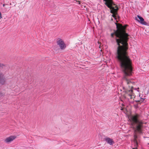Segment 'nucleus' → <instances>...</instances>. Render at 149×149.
I'll use <instances>...</instances> for the list:
<instances>
[{
    "mask_svg": "<svg viewBox=\"0 0 149 149\" xmlns=\"http://www.w3.org/2000/svg\"><path fill=\"white\" fill-rule=\"evenodd\" d=\"M117 30L111 34L112 37L115 35L118 38L116 39L118 47L116 53V58L120 63V67L123 70L130 68L132 61L128 55L127 50L128 49L127 43L129 35L126 33V29L127 25L123 26L121 24L116 23Z\"/></svg>",
    "mask_w": 149,
    "mask_h": 149,
    "instance_id": "obj_1",
    "label": "nucleus"
},
{
    "mask_svg": "<svg viewBox=\"0 0 149 149\" xmlns=\"http://www.w3.org/2000/svg\"><path fill=\"white\" fill-rule=\"evenodd\" d=\"M130 67V69H126L125 70H123L121 67V68L124 74V77L123 78V83L126 84L127 86V88L124 91V94L123 95V97L130 103H133L136 96L133 92L134 88L133 85L134 83L126 77L127 76H130L132 75V62H131Z\"/></svg>",
    "mask_w": 149,
    "mask_h": 149,
    "instance_id": "obj_2",
    "label": "nucleus"
},
{
    "mask_svg": "<svg viewBox=\"0 0 149 149\" xmlns=\"http://www.w3.org/2000/svg\"><path fill=\"white\" fill-rule=\"evenodd\" d=\"M139 117V115L137 114L129 116V119L132 126V128L134 133V141L135 143V148H133L132 149H137L138 143L136 133H141L142 131L143 123L142 120L138 119Z\"/></svg>",
    "mask_w": 149,
    "mask_h": 149,
    "instance_id": "obj_3",
    "label": "nucleus"
},
{
    "mask_svg": "<svg viewBox=\"0 0 149 149\" xmlns=\"http://www.w3.org/2000/svg\"><path fill=\"white\" fill-rule=\"evenodd\" d=\"M107 4L106 2L104 4L109 8L111 9L110 12L112 13H117V11L118 10V7L115 6V7H113V6H115L112 0H108L107 1Z\"/></svg>",
    "mask_w": 149,
    "mask_h": 149,
    "instance_id": "obj_4",
    "label": "nucleus"
},
{
    "mask_svg": "<svg viewBox=\"0 0 149 149\" xmlns=\"http://www.w3.org/2000/svg\"><path fill=\"white\" fill-rule=\"evenodd\" d=\"M56 43L57 45L59 46L61 49H64L66 47V45L64 41L60 38L58 39Z\"/></svg>",
    "mask_w": 149,
    "mask_h": 149,
    "instance_id": "obj_5",
    "label": "nucleus"
},
{
    "mask_svg": "<svg viewBox=\"0 0 149 149\" xmlns=\"http://www.w3.org/2000/svg\"><path fill=\"white\" fill-rule=\"evenodd\" d=\"M16 136H11L6 138L4 140V142L7 143H9L15 139Z\"/></svg>",
    "mask_w": 149,
    "mask_h": 149,
    "instance_id": "obj_6",
    "label": "nucleus"
},
{
    "mask_svg": "<svg viewBox=\"0 0 149 149\" xmlns=\"http://www.w3.org/2000/svg\"><path fill=\"white\" fill-rule=\"evenodd\" d=\"M136 19L142 24L144 25L146 24V22L144 21V19L139 15L137 16V17H136Z\"/></svg>",
    "mask_w": 149,
    "mask_h": 149,
    "instance_id": "obj_7",
    "label": "nucleus"
},
{
    "mask_svg": "<svg viewBox=\"0 0 149 149\" xmlns=\"http://www.w3.org/2000/svg\"><path fill=\"white\" fill-rule=\"evenodd\" d=\"M104 139L108 144L111 145H113L114 143L113 140L109 137H105Z\"/></svg>",
    "mask_w": 149,
    "mask_h": 149,
    "instance_id": "obj_8",
    "label": "nucleus"
},
{
    "mask_svg": "<svg viewBox=\"0 0 149 149\" xmlns=\"http://www.w3.org/2000/svg\"><path fill=\"white\" fill-rule=\"evenodd\" d=\"M5 82L6 79L5 77L0 79V84L3 85L5 84Z\"/></svg>",
    "mask_w": 149,
    "mask_h": 149,
    "instance_id": "obj_9",
    "label": "nucleus"
},
{
    "mask_svg": "<svg viewBox=\"0 0 149 149\" xmlns=\"http://www.w3.org/2000/svg\"><path fill=\"white\" fill-rule=\"evenodd\" d=\"M4 77H5L4 76V74H3L2 72H0V79L2 78H3Z\"/></svg>",
    "mask_w": 149,
    "mask_h": 149,
    "instance_id": "obj_10",
    "label": "nucleus"
},
{
    "mask_svg": "<svg viewBox=\"0 0 149 149\" xmlns=\"http://www.w3.org/2000/svg\"><path fill=\"white\" fill-rule=\"evenodd\" d=\"M113 15H112V16L113 17L115 18L116 17V15L117 13H112Z\"/></svg>",
    "mask_w": 149,
    "mask_h": 149,
    "instance_id": "obj_11",
    "label": "nucleus"
},
{
    "mask_svg": "<svg viewBox=\"0 0 149 149\" xmlns=\"http://www.w3.org/2000/svg\"><path fill=\"white\" fill-rule=\"evenodd\" d=\"M141 98V100H140V101H141V102H142V101H143L144 100V99H143V98Z\"/></svg>",
    "mask_w": 149,
    "mask_h": 149,
    "instance_id": "obj_12",
    "label": "nucleus"
},
{
    "mask_svg": "<svg viewBox=\"0 0 149 149\" xmlns=\"http://www.w3.org/2000/svg\"><path fill=\"white\" fill-rule=\"evenodd\" d=\"M104 1H105V2H106V3L107 4V1L108 0H103Z\"/></svg>",
    "mask_w": 149,
    "mask_h": 149,
    "instance_id": "obj_13",
    "label": "nucleus"
},
{
    "mask_svg": "<svg viewBox=\"0 0 149 149\" xmlns=\"http://www.w3.org/2000/svg\"><path fill=\"white\" fill-rule=\"evenodd\" d=\"M78 3L79 4H80V1H78Z\"/></svg>",
    "mask_w": 149,
    "mask_h": 149,
    "instance_id": "obj_14",
    "label": "nucleus"
},
{
    "mask_svg": "<svg viewBox=\"0 0 149 149\" xmlns=\"http://www.w3.org/2000/svg\"><path fill=\"white\" fill-rule=\"evenodd\" d=\"M5 4H3V7H4V6H5Z\"/></svg>",
    "mask_w": 149,
    "mask_h": 149,
    "instance_id": "obj_15",
    "label": "nucleus"
}]
</instances>
